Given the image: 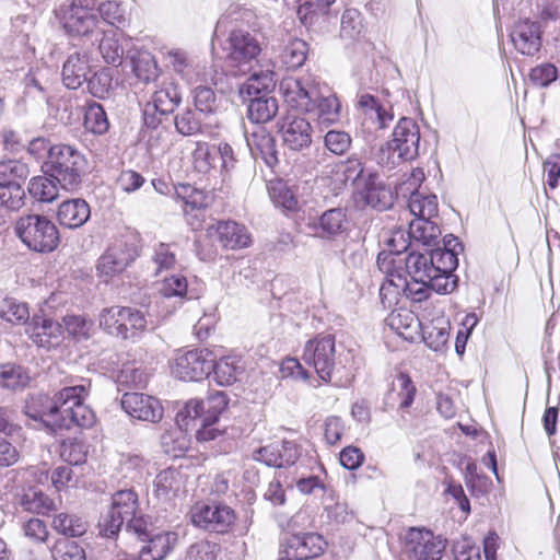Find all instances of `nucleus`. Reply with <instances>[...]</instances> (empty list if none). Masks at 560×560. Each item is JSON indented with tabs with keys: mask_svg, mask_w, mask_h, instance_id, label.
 <instances>
[{
	"mask_svg": "<svg viewBox=\"0 0 560 560\" xmlns=\"http://www.w3.org/2000/svg\"><path fill=\"white\" fill-rule=\"evenodd\" d=\"M279 91L289 106L311 114L319 125L329 126L340 118L337 96L324 93L312 75L283 78Z\"/></svg>",
	"mask_w": 560,
	"mask_h": 560,
	"instance_id": "obj_1",
	"label": "nucleus"
},
{
	"mask_svg": "<svg viewBox=\"0 0 560 560\" xmlns=\"http://www.w3.org/2000/svg\"><path fill=\"white\" fill-rule=\"evenodd\" d=\"M47 174L67 191L77 190L88 170L85 156L68 144H56L49 149L46 161Z\"/></svg>",
	"mask_w": 560,
	"mask_h": 560,
	"instance_id": "obj_2",
	"label": "nucleus"
},
{
	"mask_svg": "<svg viewBox=\"0 0 560 560\" xmlns=\"http://www.w3.org/2000/svg\"><path fill=\"white\" fill-rule=\"evenodd\" d=\"M14 231L21 242L36 253H51L60 242L56 224L42 214L20 217L15 222Z\"/></svg>",
	"mask_w": 560,
	"mask_h": 560,
	"instance_id": "obj_3",
	"label": "nucleus"
},
{
	"mask_svg": "<svg viewBox=\"0 0 560 560\" xmlns=\"http://www.w3.org/2000/svg\"><path fill=\"white\" fill-rule=\"evenodd\" d=\"M139 255V236L136 233L122 234L110 243L97 259V276L107 282L124 272Z\"/></svg>",
	"mask_w": 560,
	"mask_h": 560,
	"instance_id": "obj_4",
	"label": "nucleus"
},
{
	"mask_svg": "<svg viewBox=\"0 0 560 560\" xmlns=\"http://www.w3.org/2000/svg\"><path fill=\"white\" fill-rule=\"evenodd\" d=\"M302 359L325 383L332 382L334 375L345 368L341 355H337L335 337L331 335L317 336L308 340Z\"/></svg>",
	"mask_w": 560,
	"mask_h": 560,
	"instance_id": "obj_5",
	"label": "nucleus"
},
{
	"mask_svg": "<svg viewBox=\"0 0 560 560\" xmlns=\"http://www.w3.org/2000/svg\"><path fill=\"white\" fill-rule=\"evenodd\" d=\"M226 66L234 74H245L250 69V63L261 51L256 36L244 28H233L224 44Z\"/></svg>",
	"mask_w": 560,
	"mask_h": 560,
	"instance_id": "obj_6",
	"label": "nucleus"
},
{
	"mask_svg": "<svg viewBox=\"0 0 560 560\" xmlns=\"http://www.w3.org/2000/svg\"><path fill=\"white\" fill-rule=\"evenodd\" d=\"M90 383L63 387L58 392L61 401L59 419L62 420L60 430L70 429L72 424L90 428L95 421L94 412L83 404L89 392Z\"/></svg>",
	"mask_w": 560,
	"mask_h": 560,
	"instance_id": "obj_7",
	"label": "nucleus"
},
{
	"mask_svg": "<svg viewBox=\"0 0 560 560\" xmlns=\"http://www.w3.org/2000/svg\"><path fill=\"white\" fill-rule=\"evenodd\" d=\"M419 126L413 119L404 117L396 125L393 139L382 149V155L388 153L386 163L389 165L412 161L419 154Z\"/></svg>",
	"mask_w": 560,
	"mask_h": 560,
	"instance_id": "obj_8",
	"label": "nucleus"
},
{
	"mask_svg": "<svg viewBox=\"0 0 560 560\" xmlns=\"http://www.w3.org/2000/svg\"><path fill=\"white\" fill-rule=\"evenodd\" d=\"M447 541L425 528L410 527L404 536V550L412 560H441Z\"/></svg>",
	"mask_w": 560,
	"mask_h": 560,
	"instance_id": "obj_9",
	"label": "nucleus"
},
{
	"mask_svg": "<svg viewBox=\"0 0 560 560\" xmlns=\"http://www.w3.org/2000/svg\"><path fill=\"white\" fill-rule=\"evenodd\" d=\"M61 411V401L58 399V393L54 397L44 394L33 395L24 406L25 416L33 420L36 429H46L56 433L62 425L59 419Z\"/></svg>",
	"mask_w": 560,
	"mask_h": 560,
	"instance_id": "obj_10",
	"label": "nucleus"
},
{
	"mask_svg": "<svg viewBox=\"0 0 560 560\" xmlns=\"http://www.w3.org/2000/svg\"><path fill=\"white\" fill-rule=\"evenodd\" d=\"M213 353L208 349H194L178 353L172 364V374L182 380L198 382L211 374Z\"/></svg>",
	"mask_w": 560,
	"mask_h": 560,
	"instance_id": "obj_11",
	"label": "nucleus"
},
{
	"mask_svg": "<svg viewBox=\"0 0 560 560\" xmlns=\"http://www.w3.org/2000/svg\"><path fill=\"white\" fill-rule=\"evenodd\" d=\"M423 179V171L420 168L413 170L408 179L399 186V192H410L408 209L415 215V219H434L439 212L438 197L419 190Z\"/></svg>",
	"mask_w": 560,
	"mask_h": 560,
	"instance_id": "obj_12",
	"label": "nucleus"
},
{
	"mask_svg": "<svg viewBox=\"0 0 560 560\" xmlns=\"http://www.w3.org/2000/svg\"><path fill=\"white\" fill-rule=\"evenodd\" d=\"M138 511V495L131 490H119L112 497V505L100 523L101 533L106 537L116 535L125 522Z\"/></svg>",
	"mask_w": 560,
	"mask_h": 560,
	"instance_id": "obj_13",
	"label": "nucleus"
},
{
	"mask_svg": "<svg viewBox=\"0 0 560 560\" xmlns=\"http://www.w3.org/2000/svg\"><path fill=\"white\" fill-rule=\"evenodd\" d=\"M95 0H72L63 11L62 25L67 33L77 36H88L98 25V18L94 13Z\"/></svg>",
	"mask_w": 560,
	"mask_h": 560,
	"instance_id": "obj_14",
	"label": "nucleus"
},
{
	"mask_svg": "<svg viewBox=\"0 0 560 560\" xmlns=\"http://www.w3.org/2000/svg\"><path fill=\"white\" fill-rule=\"evenodd\" d=\"M279 132L283 145L289 150L302 151L312 144L313 128L303 116L285 115L279 122Z\"/></svg>",
	"mask_w": 560,
	"mask_h": 560,
	"instance_id": "obj_15",
	"label": "nucleus"
},
{
	"mask_svg": "<svg viewBox=\"0 0 560 560\" xmlns=\"http://www.w3.org/2000/svg\"><path fill=\"white\" fill-rule=\"evenodd\" d=\"M191 520L200 528L224 533L234 523L235 514L228 505L197 504L192 509Z\"/></svg>",
	"mask_w": 560,
	"mask_h": 560,
	"instance_id": "obj_16",
	"label": "nucleus"
},
{
	"mask_svg": "<svg viewBox=\"0 0 560 560\" xmlns=\"http://www.w3.org/2000/svg\"><path fill=\"white\" fill-rule=\"evenodd\" d=\"M26 332L35 345L46 349L58 347L63 339L61 324L45 315H34L27 323Z\"/></svg>",
	"mask_w": 560,
	"mask_h": 560,
	"instance_id": "obj_17",
	"label": "nucleus"
},
{
	"mask_svg": "<svg viewBox=\"0 0 560 560\" xmlns=\"http://www.w3.org/2000/svg\"><path fill=\"white\" fill-rule=\"evenodd\" d=\"M121 407L130 417L142 421L155 423L163 417L160 401L142 393L124 394Z\"/></svg>",
	"mask_w": 560,
	"mask_h": 560,
	"instance_id": "obj_18",
	"label": "nucleus"
},
{
	"mask_svg": "<svg viewBox=\"0 0 560 560\" xmlns=\"http://www.w3.org/2000/svg\"><path fill=\"white\" fill-rule=\"evenodd\" d=\"M392 253H380L377 256L378 268L386 273L380 288V299L384 307H392L398 304L406 288V278L397 271H389L388 266L393 262Z\"/></svg>",
	"mask_w": 560,
	"mask_h": 560,
	"instance_id": "obj_19",
	"label": "nucleus"
},
{
	"mask_svg": "<svg viewBox=\"0 0 560 560\" xmlns=\"http://www.w3.org/2000/svg\"><path fill=\"white\" fill-rule=\"evenodd\" d=\"M299 456V447L291 441H283L281 444L272 443L253 452L254 460L277 468L295 464Z\"/></svg>",
	"mask_w": 560,
	"mask_h": 560,
	"instance_id": "obj_20",
	"label": "nucleus"
},
{
	"mask_svg": "<svg viewBox=\"0 0 560 560\" xmlns=\"http://www.w3.org/2000/svg\"><path fill=\"white\" fill-rule=\"evenodd\" d=\"M514 48L522 55L534 56L541 47V31L537 22L528 19L517 21L510 34Z\"/></svg>",
	"mask_w": 560,
	"mask_h": 560,
	"instance_id": "obj_21",
	"label": "nucleus"
},
{
	"mask_svg": "<svg viewBox=\"0 0 560 560\" xmlns=\"http://www.w3.org/2000/svg\"><path fill=\"white\" fill-rule=\"evenodd\" d=\"M325 547L326 541L318 534H294L288 538L284 552L294 560H307L320 556Z\"/></svg>",
	"mask_w": 560,
	"mask_h": 560,
	"instance_id": "obj_22",
	"label": "nucleus"
},
{
	"mask_svg": "<svg viewBox=\"0 0 560 560\" xmlns=\"http://www.w3.org/2000/svg\"><path fill=\"white\" fill-rule=\"evenodd\" d=\"M208 232L229 249L247 247L252 242L247 229L235 221H219L211 225Z\"/></svg>",
	"mask_w": 560,
	"mask_h": 560,
	"instance_id": "obj_23",
	"label": "nucleus"
},
{
	"mask_svg": "<svg viewBox=\"0 0 560 560\" xmlns=\"http://www.w3.org/2000/svg\"><path fill=\"white\" fill-rule=\"evenodd\" d=\"M357 194L366 205L380 211L388 209L393 203L392 190L380 180L376 173L370 174V179L363 186L361 185Z\"/></svg>",
	"mask_w": 560,
	"mask_h": 560,
	"instance_id": "obj_24",
	"label": "nucleus"
},
{
	"mask_svg": "<svg viewBox=\"0 0 560 560\" xmlns=\"http://www.w3.org/2000/svg\"><path fill=\"white\" fill-rule=\"evenodd\" d=\"M90 217V206L81 198L66 200L59 205L57 210L58 222L68 229L81 228Z\"/></svg>",
	"mask_w": 560,
	"mask_h": 560,
	"instance_id": "obj_25",
	"label": "nucleus"
},
{
	"mask_svg": "<svg viewBox=\"0 0 560 560\" xmlns=\"http://www.w3.org/2000/svg\"><path fill=\"white\" fill-rule=\"evenodd\" d=\"M91 71L89 55L86 52H73L63 63L62 81L68 89L75 90L86 80Z\"/></svg>",
	"mask_w": 560,
	"mask_h": 560,
	"instance_id": "obj_26",
	"label": "nucleus"
},
{
	"mask_svg": "<svg viewBox=\"0 0 560 560\" xmlns=\"http://www.w3.org/2000/svg\"><path fill=\"white\" fill-rule=\"evenodd\" d=\"M386 325L405 340L412 341L420 334L421 320L407 308L394 310L385 319Z\"/></svg>",
	"mask_w": 560,
	"mask_h": 560,
	"instance_id": "obj_27",
	"label": "nucleus"
},
{
	"mask_svg": "<svg viewBox=\"0 0 560 560\" xmlns=\"http://www.w3.org/2000/svg\"><path fill=\"white\" fill-rule=\"evenodd\" d=\"M148 544L141 548L139 560H163L177 544L178 536L174 532L151 534Z\"/></svg>",
	"mask_w": 560,
	"mask_h": 560,
	"instance_id": "obj_28",
	"label": "nucleus"
},
{
	"mask_svg": "<svg viewBox=\"0 0 560 560\" xmlns=\"http://www.w3.org/2000/svg\"><path fill=\"white\" fill-rule=\"evenodd\" d=\"M420 332L429 348L434 351H440L448 341L450 322L444 316H436L425 323L421 322Z\"/></svg>",
	"mask_w": 560,
	"mask_h": 560,
	"instance_id": "obj_29",
	"label": "nucleus"
},
{
	"mask_svg": "<svg viewBox=\"0 0 560 560\" xmlns=\"http://www.w3.org/2000/svg\"><path fill=\"white\" fill-rule=\"evenodd\" d=\"M416 387L407 374H399L385 397L387 408L407 409L413 402Z\"/></svg>",
	"mask_w": 560,
	"mask_h": 560,
	"instance_id": "obj_30",
	"label": "nucleus"
},
{
	"mask_svg": "<svg viewBox=\"0 0 560 560\" xmlns=\"http://www.w3.org/2000/svg\"><path fill=\"white\" fill-rule=\"evenodd\" d=\"M247 144L254 155H260L265 163L272 167L278 162L276 140L262 127H258L247 137Z\"/></svg>",
	"mask_w": 560,
	"mask_h": 560,
	"instance_id": "obj_31",
	"label": "nucleus"
},
{
	"mask_svg": "<svg viewBox=\"0 0 560 560\" xmlns=\"http://www.w3.org/2000/svg\"><path fill=\"white\" fill-rule=\"evenodd\" d=\"M179 102L180 93L177 86L173 82L164 81L160 84L159 89L154 91L152 101L147 105L144 113L147 114L150 105H152L156 112L168 114L174 110Z\"/></svg>",
	"mask_w": 560,
	"mask_h": 560,
	"instance_id": "obj_32",
	"label": "nucleus"
},
{
	"mask_svg": "<svg viewBox=\"0 0 560 560\" xmlns=\"http://www.w3.org/2000/svg\"><path fill=\"white\" fill-rule=\"evenodd\" d=\"M346 212L341 208L326 210L314 223V230L320 237H330L345 231Z\"/></svg>",
	"mask_w": 560,
	"mask_h": 560,
	"instance_id": "obj_33",
	"label": "nucleus"
},
{
	"mask_svg": "<svg viewBox=\"0 0 560 560\" xmlns=\"http://www.w3.org/2000/svg\"><path fill=\"white\" fill-rule=\"evenodd\" d=\"M100 327L103 328L108 335L121 339H130V334L127 332L125 326V306H112L104 308L100 314Z\"/></svg>",
	"mask_w": 560,
	"mask_h": 560,
	"instance_id": "obj_34",
	"label": "nucleus"
},
{
	"mask_svg": "<svg viewBox=\"0 0 560 560\" xmlns=\"http://www.w3.org/2000/svg\"><path fill=\"white\" fill-rule=\"evenodd\" d=\"M60 185L49 174L30 179L27 190L39 202L50 203L59 197Z\"/></svg>",
	"mask_w": 560,
	"mask_h": 560,
	"instance_id": "obj_35",
	"label": "nucleus"
},
{
	"mask_svg": "<svg viewBox=\"0 0 560 560\" xmlns=\"http://www.w3.org/2000/svg\"><path fill=\"white\" fill-rule=\"evenodd\" d=\"M165 58L167 66L173 69L174 72L179 74L188 83L196 82L199 78L198 66L188 58L187 54L182 49H171L166 52Z\"/></svg>",
	"mask_w": 560,
	"mask_h": 560,
	"instance_id": "obj_36",
	"label": "nucleus"
},
{
	"mask_svg": "<svg viewBox=\"0 0 560 560\" xmlns=\"http://www.w3.org/2000/svg\"><path fill=\"white\" fill-rule=\"evenodd\" d=\"M211 373L214 375L215 382L221 386H228L237 381L243 373V366L235 357H224L215 362L213 357V368Z\"/></svg>",
	"mask_w": 560,
	"mask_h": 560,
	"instance_id": "obj_37",
	"label": "nucleus"
},
{
	"mask_svg": "<svg viewBox=\"0 0 560 560\" xmlns=\"http://www.w3.org/2000/svg\"><path fill=\"white\" fill-rule=\"evenodd\" d=\"M176 197L182 201L185 214L194 210L206 209L211 202V197L208 194L188 184L179 185L176 188Z\"/></svg>",
	"mask_w": 560,
	"mask_h": 560,
	"instance_id": "obj_38",
	"label": "nucleus"
},
{
	"mask_svg": "<svg viewBox=\"0 0 560 560\" xmlns=\"http://www.w3.org/2000/svg\"><path fill=\"white\" fill-rule=\"evenodd\" d=\"M52 528L67 537H80L88 530V522L72 513H59L54 516Z\"/></svg>",
	"mask_w": 560,
	"mask_h": 560,
	"instance_id": "obj_39",
	"label": "nucleus"
},
{
	"mask_svg": "<svg viewBox=\"0 0 560 560\" xmlns=\"http://www.w3.org/2000/svg\"><path fill=\"white\" fill-rule=\"evenodd\" d=\"M365 33L363 18L357 9H346L341 15L339 35L348 42L360 40Z\"/></svg>",
	"mask_w": 560,
	"mask_h": 560,
	"instance_id": "obj_40",
	"label": "nucleus"
},
{
	"mask_svg": "<svg viewBox=\"0 0 560 560\" xmlns=\"http://www.w3.org/2000/svg\"><path fill=\"white\" fill-rule=\"evenodd\" d=\"M276 79L275 72L271 70H261L254 72L247 80L240 86V95L244 96H259L262 92H268L275 88Z\"/></svg>",
	"mask_w": 560,
	"mask_h": 560,
	"instance_id": "obj_41",
	"label": "nucleus"
},
{
	"mask_svg": "<svg viewBox=\"0 0 560 560\" xmlns=\"http://www.w3.org/2000/svg\"><path fill=\"white\" fill-rule=\"evenodd\" d=\"M278 112V102L271 96H255L248 105V118L256 124L271 120Z\"/></svg>",
	"mask_w": 560,
	"mask_h": 560,
	"instance_id": "obj_42",
	"label": "nucleus"
},
{
	"mask_svg": "<svg viewBox=\"0 0 560 560\" xmlns=\"http://www.w3.org/2000/svg\"><path fill=\"white\" fill-rule=\"evenodd\" d=\"M31 381L27 370L21 365L7 363L0 366V387L21 390L24 389Z\"/></svg>",
	"mask_w": 560,
	"mask_h": 560,
	"instance_id": "obj_43",
	"label": "nucleus"
},
{
	"mask_svg": "<svg viewBox=\"0 0 560 560\" xmlns=\"http://www.w3.org/2000/svg\"><path fill=\"white\" fill-rule=\"evenodd\" d=\"M408 235L423 245H434L441 230L433 219H413L409 223Z\"/></svg>",
	"mask_w": 560,
	"mask_h": 560,
	"instance_id": "obj_44",
	"label": "nucleus"
},
{
	"mask_svg": "<svg viewBox=\"0 0 560 560\" xmlns=\"http://www.w3.org/2000/svg\"><path fill=\"white\" fill-rule=\"evenodd\" d=\"M205 418L206 409L203 400L190 399L186 402L184 408L177 412L176 422L180 428L187 431L197 428L201 423H206V421H203Z\"/></svg>",
	"mask_w": 560,
	"mask_h": 560,
	"instance_id": "obj_45",
	"label": "nucleus"
},
{
	"mask_svg": "<svg viewBox=\"0 0 560 560\" xmlns=\"http://www.w3.org/2000/svg\"><path fill=\"white\" fill-rule=\"evenodd\" d=\"M340 170L343 175V182L351 183L355 192L370 179V174L375 172L365 168L363 162L355 158L350 156L340 164Z\"/></svg>",
	"mask_w": 560,
	"mask_h": 560,
	"instance_id": "obj_46",
	"label": "nucleus"
},
{
	"mask_svg": "<svg viewBox=\"0 0 560 560\" xmlns=\"http://www.w3.org/2000/svg\"><path fill=\"white\" fill-rule=\"evenodd\" d=\"M405 265L412 280L425 281L435 270L429 254L410 253L405 259Z\"/></svg>",
	"mask_w": 560,
	"mask_h": 560,
	"instance_id": "obj_47",
	"label": "nucleus"
},
{
	"mask_svg": "<svg viewBox=\"0 0 560 560\" xmlns=\"http://www.w3.org/2000/svg\"><path fill=\"white\" fill-rule=\"evenodd\" d=\"M0 317L14 325H27L30 323L28 307L25 303L13 298H1Z\"/></svg>",
	"mask_w": 560,
	"mask_h": 560,
	"instance_id": "obj_48",
	"label": "nucleus"
},
{
	"mask_svg": "<svg viewBox=\"0 0 560 560\" xmlns=\"http://www.w3.org/2000/svg\"><path fill=\"white\" fill-rule=\"evenodd\" d=\"M98 50L106 63L113 66H119L121 63L125 50L119 43L117 33L113 31L104 33L98 45Z\"/></svg>",
	"mask_w": 560,
	"mask_h": 560,
	"instance_id": "obj_49",
	"label": "nucleus"
},
{
	"mask_svg": "<svg viewBox=\"0 0 560 560\" xmlns=\"http://www.w3.org/2000/svg\"><path fill=\"white\" fill-rule=\"evenodd\" d=\"M132 70L138 79L143 82H150L159 77V67L154 56L147 51H138L136 56L131 58Z\"/></svg>",
	"mask_w": 560,
	"mask_h": 560,
	"instance_id": "obj_50",
	"label": "nucleus"
},
{
	"mask_svg": "<svg viewBox=\"0 0 560 560\" xmlns=\"http://www.w3.org/2000/svg\"><path fill=\"white\" fill-rule=\"evenodd\" d=\"M30 175V167L20 160L0 161V185H21Z\"/></svg>",
	"mask_w": 560,
	"mask_h": 560,
	"instance_id": "obj_51",
	"label": "nucleus"
},
{
	"mask_svg": "<svg viewBox=\"0 0 560 560\" xmlns=\"http://www.w3.org/2000/svg\"><path fill=\"white\" fill-rule=\"evenodd\" d=\"M180 475L176 469L167 468L159 472L154 480V491L156 497L170 499L180 487Z\"/></svg>",
	"mask_w": 560,
	"mask_h": 560,
	"instance_id": "obj_52",
	"label": "nucleus"
},
{
	"mask_svg": "<svg viewBox=\"0 0 560 560\" xmlns=\"http://www.w3.org/2000/svg\"><path fill=\"white\" fill-rule=\"evenodd\" d=\"M21 506L28 512L46 514L56 509L55 502L42 491L30 489L20 501Z\"/></svg>",
	"mask_w": 560,
	"mask_h": 560,
	"instance_id": "obj_53",
	"label": "nucleus"
},
{
	"mask_svg": "<svg viewBox=\"0 0 560 560\" xmlns=\"http://www.w3.org/2000/svg\"><path fill=\"white\" fill-rule=\"evenodd\" d=\"M217 160L215 147L207 142H197L191 153V163L196 172L208 174L213 167Z\"/></svg>",
	"mask_w": 560,
	"mask_h": 560,
	"instance_id": "obj_54",
	"label": "nucleus"
},
{
	"mask_svg": "<svg viewBox=\"0 0 560 560\" xmlns=\"http://www.w3.org/2000/svg\"><path fill=\"white\" fill-rule=\"evenodd\" d=\"M148 374L136 362L121 366L116 375V383L124 387H142L148 382Z\"/></svg>",
	"mask_w": 560,
	"mask_h": 560,
	"instance_id": "obj_55",
	"label": "nucleus"
},
{
	"mask_svg": "<svg viewBox=\"0 0 560 560\" xmlns=\"http://www.w3.org/2000/svg\"><path fill=\"white\" fill-rule=\"evenodd\" d=\"M359 106L363 110V115L366 119H374V116L378 117L380 128H386L394 118L393 114L380 105L370 94H363L360 96Z\"/></svg>",
	"mask_w": 560,
	"mask_h": 560,
	"instance_id": "obj_56",
	"label": "nucleus"
},
{
	"mask_svg": "<svg viewBox=\"0 0 560 560\" xmlns=\"http://www.w3.org/2000/svg\"><path fill=\"white\" fill-rule=\"evenodd\" d=\"M89 446L79 438H69L61 444L60 456L70 465H80L85 462Z\"/></svg>",
	"mask_w": 560,
	"mask_h": 560,
	"instance_id": "obj_57",
	"label": "nucleus"
},
{
	"mask_svg": "<svg viewBox=\"0 0 560 560\" xmlns=\"http://www.w3.org/2000/svg\"><path fill=\"white\" fill-rule=\"evenodd\" d=\"M308 51L307 44L302 39L291 40L281 55L283 63L290 69L300 68L306 60Z\"/></svg>",
	"mask_w": 560,
	"mask_h": 560,
	"instance_id": "obj_58",
	"label": "nucleus"
},
{
	"mask_svg": "<svg viewBox=\"0 0 560 560\" xmlns=\"http://www.w3.org/2000/svg\"><path fill=\"white\" fill-rule=\"evenodd\" d=\"M84 126L86 130L95 135H104L108 128L109 122L104 108L97 104H91L85 112Z\"/></svg>",
	"mask_w": 560,
	"mask_h": 560,
	"instance_id": "obj_59",
	"label": "nucleus"
},
{
	"mask_svg": "<svg viewBox=\"0 0 560 560\" xmlns=\"http://www.w3.org/2000/svg\"><path fill=\"white\" fill-rule=\"evenodd\" d=\"M268 189L270 198L276 207L282 208L287 211H295L298 209V200L284 183H272Z\"/></svg>",
	"mask_w": 560,
	"mask_h": 560,
	"instance_id": "obj_60",
	"label": "nucleus"
},
{
	"mask_svg": "<svg viewBox=\"0 0 560 560\" xmlns=\"http://www.w3.org/2000/svg\"><path fill=\"white\" fill-rule=\"evenodd\" d=\"M195 107L205 114L215 113L219 108V100L211 88L199 85L192 90Z\"/></svg>",
	"mask_w": 560,
	"mask_h": 560,
	"instance_id": "obj_61",
	"label": "nucleus"
},
{
	"mask_svg": "<svg viewBox=\"0 0 560 560\" xmlns=\"http://www.w3.org/2000/svg\"><path fill=\"white\" fill-rule=\"evenodd\" d=\"M459 250L453 249H441L435 248L429 253L430 258L432 259V265L434 266V272H448L453 273V271L457 268L458 265V255Z\"/></svg>",
	"mask_w": 560,
	"mask_h": 560,
	"instance_id": "obj_62",
	"label": "nucleus"
},
{
	"mask_svg": "<svg viewBox=\"0 0 560 560\" xmlns=\"http://www.w3.org/2000/svg\"><path fill=\"white\" fill-rule=\"evenodd\" d=\"M54 560H85L84 550L75 542L58 539L50 549Z\"/></svg>",
	"mask_w": 560,
	"mask_h": 560,
	"instance_id": "obj_63",
	"label": "nucleus"
},
{
	"mask_svg": "<svg viewBox=\"0 0 560 560\" xmlns=\"http://www.w3.org/2000/svg\"><path fill=\"white\" fill-rule=\"evenodd\" d=\"M65 330L74 339H88L93 323L82 315H67L62 318Z\"/></svg>",
	"mask_w": 560,
	"mask_h": 560,
	"instance_id": "obj_64",
	"label": "nucleus"
}]
</instances>
